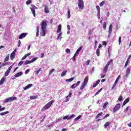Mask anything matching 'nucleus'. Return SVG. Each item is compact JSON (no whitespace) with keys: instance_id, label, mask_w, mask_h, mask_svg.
<instances>
[{"instance_id":"f704fd0d","label":"nucleus","mask_w":131,"mask_h":131,"mask_svg":"<svg viewBox=\"0 0 131 131\" xmlns=\"http://www.w3.org/2000/svg\"><path fill=\"white\" fill-rule=\"evenodd\" d=\"M4 102H5V103H9V102H11L10 97H9L7 99H4Z\"/></svg>"},{"instance_id":"f8f14e48","label":"nucleus","mask_w":131,"mask_h":131,"mask_svg":"<svg viewBox=\"0 0 131 131\" xmlns=\"http://www.w3.org/2000/svg\"><path fill=\"white\" fill-rule=\"evenodd\" d=\"M21 75H23V72H19L17 73V74H16L14 75V76H15V77H19L20 76H21Z\"/></svg>"},{"instance_id":"8fccbe9b","label":"nucleus","mask_w":131,"mask_h":131,"mask_svg":"<svg viewBox=\"0 0 131 131\" xmlns=\"http://www.w3.org/2000/svg\"><path fill=\"white\" fill-rule=\"evenodd\" d=\"M62 120V118H58L56 120V122H59Z\"/></svg>"},{"instance_id":"c03bdc74","label":"nucleus","mask_w":131,"mask_h":131,"mask_svg":"<svg viewBox=\"0 0 131 131\" xmlns=\"http://www.w3.org/2000/svg\"><path fill=\"white\" fill-rule=\"evenodd\" d=\"M68 17L69 19H70V17H71V15L70 14V10L68 11Z\"/></svg>"},{"instance_id":"79ce46f5","label":"nucleus","mask_w":131,"mask_h":131,"mask_svg":"<svg viewBox=\"0 0 131 131\" xmlns=\"http://www.w3.org/2000/svg\"><path fill=\"white\" fill-rule=\"evenodd\" d=\"M108 32H112V25H110L109 26Z\"/></svg>"},{"instance_id":"49530a36","label":"nucleus","mask_w":131,"mask_h":131,"mask_svg":"<svg viewBox=\"0 0 131 131\" xmlns=\"http://www.w3.org/2000/svg\"><path fill=\"white\" fill-rule=\"evenodd\" d=\"M40 71H42L41 68L39 69L37 71H36V74H38Z\"/></svg>"},{"instance_id":"4468645a","label":"nucleus","mask_w":131,"mask_h":131,"mask_svg":"<svg viewBox=\"0 0 131 131\" xmlns=\"http://www.w3.org/2000/svg\"><path fill=\"white\" fill-rule=\"evenodd\" d=\"M129 102V98H127L125 101H124L123 103V105L122 107H123V106H124L126 104H127V102Z\"/></svg>"},{"instance_id":"774afa93","label":"nucleus","mask_w":131,"mask_h":131,"mask_svg":"<svg viewBox=\"0 0 131 131\" xmlns=\"http://www.w3.org/2000/svg\"><path fill=\"white\" fill-rule=\"evenodd\" d=\"M105 76H106V73H105L104 74H101V78H104V77H105Z\"/></svg>"},{"instance_id":"f3484780","label":"nucleus","mask_w":131,"mask_h":131,"mask_svg":"<svg viewBox=\"0 0 131 131\" xmlns=\"http://www.w3.org/2000/svg\"><path fill=\"white\" fill-rule=\"evenodd\" d=\"M16 57V54L12 53L10 55V59L11 60H13L14 58Z\"/></svg>"},{"instance_id":"423d86ee","label":"nucleus","mask_w":131,"mask_h":131,"mask_svg":"<svg viewBox=\"0 0 131 131\" xmlns=\"http://www.w3.org/2000/svg\"><path fill=\"white\" fill-rule=\"evenodd\" d=\"M119 109H120V103H118L115 106L113 109V112L115 113V112H117V111H118Z\"/></svg>"},{"instance_id":"ddd939ff","label":"nucleus","mask_w":131,"mask_h":131,"mask_svg":"<svg viewBox=\"0 0 131 131\" xmlns=\"http://www.w3.org/2000/svg\"><path fill=\"white\" fill-rule=\"evenodd\" d=\"M71 96H72V94L69 93V95L66 97V100L64 101V102L66 103H67V102H68V101H69V98H69V97H70V98L71 97Z\"/></svg>"},{"instance_id":"338daca9","label":"nucleus","mask_w":131,"mask_h":131,"mask_svg":"<svg viewBox=\"0 0 131 131\" xmlns=\"http://www.w3.org/2000/svg\"><path fill=\"white\" fill-rule=\"evenodd\" d=\"M119 45H120V43H121V36H120L119 37Z\"/></svg>"},{"instance_id":"c85d7f7f","label":"nucleus","mask_w":131,"mask_h":131,"mask_svg":"<svg viewBox=\"0 0 131 131\" xmlns=\"http://www.w3.org/2000/svg\"><path fill=\"white\" fill-rule=\"evenodd\" d=\"M99 83H100V80H98V81H96V83L94 84L93 88H96V86L98 85Z\"/></svg>"},{"instance_id":"052dcab7","label":"nucleus","mask_w":131,"mask_h":131,"mask_svg":"<svg viewBox=\"0 0 131 131\" xmlns=\"http://www.w3.org/2000/svg\"><path fill=\"white\" fill-rule=\"evenodd\" d=\"M27 5H30V4H31V0H28L26 2Z\"/></svg>"},{"instance_id":"e433bc0d","label":"nucleus","mask_w":131,"mask_h":131,"mask_svg":"<svg viewBox=\"0 0 131 131\" xmlns=\"http://www.w3.org/2000/svg\"><path fill=\"white\" fill-rule=\"evenodd\" d=\"M81 118V116H78L77 118H76L74 119V121H77V120H79V119H80V118Z\"/></svg>"},{"instance_id":"4c0bfd02","label":"nucleus","mask_w":131,"mask_h":131,"mask_svg":"<svg viewBox=\"0 0 131 131\" xmlns=\"http://www.w3.org/2000/svg\"><path fill=\"white\" fill-rule=\"evenodd\" d=\"M77 87V85L75 83V84H73L71 86V89H75V88Z\"/></svg>"},{"instance_id":"680f3d73","label":"nucleus","mask_w":131,"mask_h":131,"mask_svg":"<svg viewBox=\"0 0 131 131\" xmlns=\"http://www.w3.org/2000/svg\"><path fill=\"white\" fill-rule=\"evenodd\" d=\"M29 71H30V70H29V69L25 71V74H28V73H29Z\"/></svg>"},{"instance_id":"412c9836","label":"nucleus","mask_w":131,"mask_h":131,"mask_svg":"<svg viewBox=\"0 0 131 131\" xmlns=\"http://www.w3.org/2000/svg\"><path fill=\"white\" fill-rule=\"evenodd\" d=\"M5 80H6V77H3L0 81V84L2 85L4 82H5Z\"/></svg>"},{"instance_id":"09e8293b","label":"nucleus","mask_w":131,"mask_h":131,"mask_svg":"<svg viewBox=\"0 0 131 131\" xmlns=\"http://www.w3.org/2000/svg\"><path fill=\"white\" fill-rule=\"evenodd\" d=\"M54 71H55V69H53L52 70H50L49 75H51V74H52Z\"/></svg>"},{"instance_id":"13d9d810","label":"nucleus","mask_w":131,"mask_h":131,"mask_svg":"<svg viewBox=\"0 0 131 131\" xmlns=\"http://www.w3.org/2000/svg\"><path fill=\"white\" fill-rule=\"evenodd\" d=\"M96 9H97V12H100V6H96Z\"/></svg>"},{"instance_id":"2f4dec72","label":"nucleus","mask_w":131,"mask_h":131,"mask_svg":"<svg viewBox=\"0 0 131 131\" xmlns=\"http://www.w3.org/2000/svg\"><path fill=\"white\" fill-rule=\"evenodd\" d=\"M85 85H86V84L83 83L80 88V90H83L84 89V88L85 87Z\"/></svg>"},{"instance_id":"a211bd4d","label":"nucleus","mask_w":131,"mask_h":131,"mask_svg":"<svg viewBox=\"0 0 131 131\" xmlns=\"http://www.w3.org/2000/svg\"><path fill=\"white\" fill-rule=\"evenodd\" d=\"M57 39L58 40H61V39H62V32L59 33Z\"/></svg>"},{"instance_id":"bf43d9fd","label":"nucleus","mask_w":131,"mask_h":131,"mask_svg":"<svg viewBox=\"0 0 131 131\" xmlns=\"http://www.w3.org/2000/svg\"><path fill=\"white\" fill-rule=\"evenodd\" d=\"M104 4H105V2H104V1H102L101 3H100V7L104 6Z\"/></svg>"},{"instance_id":"58836bf2","label":"nucleus","mask_w":131,"mask_h":131,"mask_svg":"<svg viewBox=\"0 0 131 131\" xmlns=\"http://www.w3.org/2000/svg\"><path fill=\"white\" fill-rule=\"evenodd\" d=\"M96 54L97 56H100V50L99 49H97Z\"/></svg>"},{"instance_id":"dca6fc26","label":"nucleus","mask_w":131,"mask_h":131,"mask_svg":"<svg viewBox=\"0 0 131 131\" xmlns=\"http://www.w3.org/2000/svg\"><path fill=\"white\" fill-rule=\"evenodd\" d=\"M62 29V26L61 25H59L58 26V29L57 30V32L59 33V32H61V30Z\"/></svg>"},{"instance_id":"1a4fd4ad","label":"nucleus","mask_w":131,"mask_h":131,"mask_svg":"<svg viewBox=\"0 0 131 131\" xmlns=\"http://www.w3.org/2000/svg\"><path fill=\"white\" fill-rule=\"evenodd\" d=\"M81 50H82V47H80L75 53V56H78V55H79V52H80Z\"/></svg>"},{"instance_id":"de8ad7c7","label":"nucleus","mask_w":131,"mask_h":131,"mask_svg":"<svg viewBox=\"0 0 131 131\" xmlns=\"http://www.w3.org/2000/svg\"><path fill=\"white\" fill-rule=\"evenodd\" d=\"M74 117H75V115L73 114L69 117V119H71V118H74Z\"/></svg>"},{"instance_id":"72a5a7b5","label":"nucleus","mask_w":131,"mask_h":131,"mask_svg":"<svg viewBox=\"0 0 131 131\" xmlns=\"http://www.w3.org/2000/svg\"><path fill=\"white\" fill-rule=\"evenodd\" d=\"M102 115H103V112H101L98 114L96 117V119L99 118V117H100V116H102Z\"/></svg>"},{"instance_id":"e2e57ef3","label":"nucleus","mask_w":131,"mask_h":131,"mask_svg":"<svg viewBox=\"0 0 131 131\" xmlns=\"http://www.w3.org/2000/svg\"><path fill=\"white\" fill-rule=\"evenodd\" d=\"M97 17L98 19H100V18H101V14H100V12H98Z\"/></svg>"},{"instance_id":"a878e982","label":"nucleus","mask_w":131,"mask_h":131,"mask_svg":"<svg viewBox=\"0 0 131 131\" xmlns=\"http://www.w3.org/2000/svg\"><path fill=\"white\" fill-rule=\"evenodd\" d=\"M73 80H74V77H72V78H70V79H66V81L71 82V81H73Z\"/></svg>"},{"instance_id":"ea45409f","label":"nucleus","mask_w":131,"mask_h":131,"mask_svg":"<svg viewBox=\"0 0 131 131\" xmlns=\"http://www.w3.org/2000/svg\"><path fill=\"white\" fill-rule=\"evenodd\" d=\"M36 60H37V57L33 58L31 60V63H33V62H35V61H36Z\"/></svg>"},{"instance_id":"20e7f679","label":"nucleus","mask_w":131,"mask_h":131,"mask_svg":"<svg viewBox=\"0 0 131 131\" xmlns=\"http://www.w3.org/2000/svg\"><path fill=\"white\" fill-rule=\"evenodd\" d=\"M30 9L34 17H35V10H36L37 8L34 5H31Z\"/></svg>"},{"instance_id":"7ed1b4c3","label":"nucleus","mask_w":131,"mask_h":131,"mask_svg":"<svg viewBox=\"0 0 131 131\" xmlns=\"http://www.w3.org/2000/svg\"><path fill=\"white\" fill-rule=\"evenodd\" d=\"M79 3H78V7L79 10H83L84 8V4L83 3V0H78Z\"/></svg>"},{"instance_id":"4d7b16f0","label":"nucleus","mask_w":131,"mask_h":131,"mask_svg":"<svg viewBox=\"0 0 131 131\" xmlns=\"http://www.w3.org/2000/svg\"><path fill=\"white\" fill-rule=\"evenodd\" d=\"M7 65H8V63L7 62H5V63H2V65H1V66H2V67H4L5 66H7Z\"/></svg>"},{"instance_id":"0e129e2a","label":"nucleus","mask_w":131,"mask_h":131,"mask_svg":"<svg viewBox=\"0 0 131 131\" xmlns=\"http://www.w3.org/2000/svg\"><path fill=\"white\" fill-rule=\"evenodd\" d=\"M118 101H120V102H121L122 101V96H120L119 98H118Z\"/></svg>"},{"instance_id":"aec40b11","label":"nucleus","mask_w":131,"mask_h":131,"mask_svg":"<svg viewBox=\"0 0 131 131\" xmlns=\"http://www.w3.org/2000/svg\"><path fill=\"white\" fill-rule=\"evenodd\" d=\"M108 104H109V103L107 101H106L103 105V109H106V108H107V106H108Z\"/></svg>"},{"instance_id":"9d476101","label":"nucleus","mask_w":131,"mask_h":131,"mask_svg":"<svg viewBox=\"0 0 131 131\" xmlns=\"http://www.w3.org/2000/svg\"><path fill=\"white\" fill-rule=\"evenodd\" d=\"M81 50H82V47H80L75 53V56H78V55H79V52H80Z\"/></svg>"},{"instance_id":"3c124183","label":"nucleus","mask_w":131,"mask_h":131,"mask_svg":"<svg viewBox=\"0 0 131 131\" xmlns=\"http://www.w3.org/2000/svg\"><path fill=\"white\" fill-rule=\"evenodd\" d=\"M71 51L69 49H67L66 50V53H68V54H70Z\"/></svg>"},{"instance_id":"f03ea898","label":"nucleus","mask_w":131,"mask_h":131,"mask_svg":"<svg viewBox=\"0 0 131 131\" xmlns=\"http://www.w3.org/2000/svg\"><path fill=\"white\" fill-rule=\"evenodd\" d=\"M54 103V100H52L51 101L47 103L41 110V111H45V110H48L51 106H52V104Z\"/></svg>"},{"instance_id":"cd10ccee","label":"nucleus","mask_w":131,"mask_h":131,"mask_svg":"<svg viewBox=\"0 0 131 131\" xmlns=\"http://www.w3.org/2000/svg\"><path fill=\"white\" fill-rule=\"evenodd\" d=\"M119 80H118V79H116L115 82V83L114 84V85H113V89H114V88H115L116 86V84L118 83V81H119Z\"/></svg>"},{"instance_id":"0eeeda50","label":"nucleus","mask_w":131,"mask_h":131,"mask_svg":"<svg viewBox=\"0 0 131 131\" xmlns=\"http://www.w3.org/2000/svg\"><path fill=\"white\" fill-rule=\"evenodd\" d=\"M110 63H111V61H108V62L104 67L103 69V72H104V73H106V72H107L108 70V67H109V65H110Z\"/></svg>"},{"instance_id":"5701e85b","label":"nucleus","mask_w":131,"mask_h":131,"mask_svg":"<svg viewBox=\"0 0 131 131\" xmlns=\"http://www.w3.org/2000/svg\"><path fill=\"white\" fill-rule=\"evenodd\" d=\"M110 124H111V122H106L104 125L105 128H106L107 126H109V125H110Z\"/></svg>"},{"instance_id":"603ef678","label":"nucleus","mask_w":131,"mask_h":131,"mask_svg":"<svg viewBox=\"0 0 131 131\" xmlns=\"http://www.w3.org/2000/svg\"><path fill=\"white\" fill-rule=\"evenodd\" d=\"M6 109V107H2V105H0V112L4 111Z\"/></svg>"},{"instance_id":"f257e3e1","label":"nucleus","mask_w":131,"mask_h":131,"mask_svg":"<svg viewBox=\"0 0 131 131\" xmlns=\"http://www.w3.org/2000/svg\"><path fill=\"white\" fill-rule=\"evenodd\" d=\"M41 36H46L47 33V21H42L41 25L40 31Z\"/></svg>"},{"instance_id":"6e6552de","label":"nucleus","mask_w":131,"mask_h":131,"mask_svg":"<svg viewBox=\"0 0 131 131\" xmlns=\"http://www.w3.org/2000/svg\"><path fill=\"white\" fill-rule=\"evenodd\" d=\"M26 35H27V34L26 33H21L19 36L18 37L19 39H23L25 37H26Z\"/></svg>"},{"instance_id":"c756f323","label":"nucleus","mask_w":131,"mask_h":131,"mask_svg":"<svg viewBox=\"0 0 131 131\" xmlns=\"http://www.w3.org/2000/svg\"><path fill=\"white\" fill-rule=\"evenodd\" d=\"M67 73V71H64L62 73H61V76L62 77H63V76H65V75H66Z\"/></svg>"},{"instance_id":"c9c22d12","label":"nucleus","mask_w":131,"mask_h":131,"mask_svg":"<svg viewBox=\"0 0 131 131\" xmlns=\"http://www.w3.org/2000/svg\"><path fill=\"white\" fill-rule=\"evenodd\" d=\"M37 98L36 96H32L30 97V100H35Z\"/></svg>"},{"instance_id":"37998d69","label":"nucleus","mask_w":131,"mask_h":131,"mask_svg":"<svg viewBox=\"0 0 131 131\" xmlns=\"http://www.w3.org/2000/svg\"><path fill=\"white\" fill-rule=\"evenodd\" d=\"M65 119H68V120H69V116H66L64 117H63V120H65Z\"/></svg>"},{"instance_id":"7c9ffc66","label":"nucleus","mask_w":131,"mask_h":131,"mask_svg":"<svg viewBox=\"0 0 131 131\" xmlns=\"http://www.w3.org/2000/svg\"><path fill=\"white\" fill-rule=\"evenodd\" d=\"M8 113H9V112H8V111L3 112V113H0V116H4V115H6V114H8Z\"/></svg>"},{"instance_id":"39448f33","label":"nucleus","mask_w":131,"mask_h":131,"mask_svg":"<svg viewBox=\"0 0 131 131\" xmlns=\"http://www.w3.org/2000/svg\"><path fill=\"white\" fill-rule=\"evenodd\" d=\"M15 65V63L13 64V65L11 66L8 70L6 71V72L5 73V76H8L9 74H10V72H11V70H12V68H13V66Z\"/></svg>"},{"instance_id":"6ab92c4d","label":"nucleus","mask_w":131,"mask_h":131,"mask_svg":"<svg viewBox=\"0 0 131 131\" xmlns=\"http://www.w3.org/2000/svg\"><path fill=\"white\" fill-rule=\"evenodd\" d=\"M88 81H89V77H86L84 79L83 83L86 85V83H88Z\"/></svg>"},{"instance_id":"6e6d98bb","label":"nucleus","mask_w":131,"mask_h":131,"mask_svg":"<svg viewBox=\"0 0 131 131\" xmlns=\"http://www.w3.org/2000/svg\"><path fill=\"white\" fill-rule=\"evenodd\" d=\"M107 24L106 22L103 23V28L104 29H106V27Z\"/></svg>"},{"instance_id":"5fc2aeb1","label":"nucleus","mask_w":131,"mask_h":131,"mask_svg":"<svg viewBox=\"0 0 131 131\" xmlns=\"http://www.w3.org/2000/svg\"><path fill=\"white\" fill-rule=\"evenodd\" d=\"M129 108H130V106H127L126 109L125 110L124 112H125V113H126V112H127V111H128V109H129Z\"/></svg>"},{"instance_id":"4be33fe9","label":"nucleus","mask_w":131,"mask_h":131,"mask_svg":"<svg viewBox=\"0 0 131 131\" xmlns=\"http://www.w3.org/2000/svg\"><path fill=\"white\" fill-rule=\"evenodd\" d=\"M9 99L10 100V102H13V101H15V100H17V97H9Z\"/></svg>"},{"instance_id":"864d4df0","label":"nucleus","mask_w":131,"mask_h":131,"mask_svg":"<svg viewBox=\"0 0 131 131\" xmlns=\"http://www.w3.org/2000/svg\"><path fill=\"white\" fill-rule=\"evenodd\" d=\"M23 63H24V61H20L18 63V66H21L23 64Z\"/></svg>"},{"instance_id":"473e14b6","label":"nucleus","mask_w":131,"mask_h":131,"mask_svg":"<svg viewBox=\"0 0 131 131\" xmlns=\"http://www.w3.org/2000/svg\"><path fill=\"white\" fill-rule=\"evenodd\" d=\"M36 30H37V32H36V36H38V35H39V28H38V27H36Z\"/></svg>"},{"instance_id":"69168bd1","label":"nucleus","mask_w":131,"mask_h":131,"mask_svg":"<svg viewBox=\"0 0 131 131\" xmlns=\"http://www.w3.org/2000/svg\"><path fill=\"white\" fill-rule=\"evenodd\" d=\"M128 65V59L127 60L126 62H125L124 67H126Z\"/></svg>"},{"instance_id":"a19ab883","label":"nucleus","mask_w":131,"mask_h":131,"mask_svg":"<svg viewBox=\"0 0 131 131\" xmlns=\"http://www.w3.org/2000/svg\"><path fill=\"white\" fill-rule=\"evenodd\" d=\"M90 63H91V60H88L85 62V65H86L87 66H89V65H90Z\"/></svg>"},{"instance_id":"393cba45","label":"nucleus","mask_w":131,"mask_h":131,"mask_svg":"<svg viewBox=\"0 0 131 131\" xmlns=\"http://www.w3.org/2000/svg\"><path fill=\"white\" fill-rule=\"evenodd\" d=\"M31 54L30 53H28L27 54H26L22 58L21 60H25V59L26 58H27V57H28V56H30Z\"/></svg>"},{"instance_id":"2eb2a0df","label":"nucleus","mask_w":131,"mask_h":131,"mask_svg":"<svg viewBox=\"0 0 131 131\" xmlns=\"http://www.w3.org/2000/svg\"><path fill=\"white\" fill-rule=\"evenodd\" d=\"M130 73V68H128L126 71V76H128V74Z\"/></svg>"},{"instance_id":"9b49d317","label":"nucleus","mask_w":131,"mask_h":131,"mask_svg":"<svg viewBox=\"0 0 131 131\" xmlns=\"http://www.w3.org/2000/svg\"><path fill=\"white\" fill-rule=\"evenodd\" d=\"M32 84H29L27 86L24 88V91H26V90H28V89H30L32 86Z\"/></svg>"},{"instance_id":"bb28decb","label":"nucleus","mask_w":131,"mask_h":131,"mask_svg":"<svg viewBox=\"0 0 131 131\" xmlns=\"http://www.w3.org/2000/svg\"><path fill=\"white\" fill-rule=\"evenodd\" d=\"M31 63H32L31 60H26L24 63V65H28V64H31Z\"/></svg>"},{"instance_id":"a18cd8bd","label":"nucleus","mask_w":131,"mask_h":131,"mask_svg":"<svg viewBox=\"0 0 131 131\" xmlns=\"http://www.w3.org/2000/svg\"><path fill=\"white\" fill-rule=\"evenodd\" d=\"M9 58H10V56H6L4 59V62H7V61H9Z\"/></svg>"},{"instance_id":"b1692460","label":"nucleus","mask_w":131,"mask_h":131,"mask_svg":"<svg viewBox=\"0 0 131 131\" xmlns=\"http://www.w3.org/2000/svg\"><path fill=\"white\" fill-rule=\"evenodd\" d=\"M45 12L47 14L49 13V8H48V6H45Z\"/></svg>"}]
</instances>
